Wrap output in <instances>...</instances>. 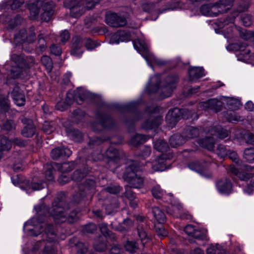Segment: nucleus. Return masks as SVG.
<instances>
[{"instance_id":"nucleus-17","label":"nucleus","mask_w":254,"mask_h":254,"mask_svg":"<svg viewBox=\"0 0 254 254\" xmlns=\"http://www.w3.org/2000/svg\"><path fill=\"white\" fill-rule=\"evenodd\" d=\"M122 152L116 148L110 146L106 151L105 156L108 159L109 163L117 164L119 162Z\"/></svg>"},{"instance_id":"nucleus-51","label":"nucleus","mask_w":254,"mask_h":254,"mask_svg":"<svg viewBox=\"0 0 254 254\" xmlns=\"http://www.w3.org/2000/svg\"><path fill=\"white\" fill-rule=\"evenodd\" d=\"M84 44L88 50H92L98 46V44L95 41L89 38L84 39Z\"/></svg>"},{"instance_id":"nucleus-33","label":"nucleus","mask_w":254,"mask_h":254,"mask_svg":"<svg viewBox=\"0 0 254 254\" xmlns=\"http://www.w3.org/2000/svg\"><path fill=\"white\" fill-rule=\"evenodd\" d=\"M152 211L155 219L159 223H163L166 221V215L164 212L158 207L154 206L152 208Z\"/></svg>"},{"instance_id":"nucleus-46","label":"nucleus","mask_w":254,"mask_h":254,"mask_svg":"<svg viewBox=\"0 0 254 254\" xmlns=\"http://www.w3.org/2000/svg\"><path fill=\"white\" fill-rule=\"evenodd\" d=\"M154 149L162 153H168L170 151L169 144H154Z\"/></svg>"},{"instance_id":"nucleus-59","label":"nucleus","mask_w":254,"mask_h":254,"mask_svg":"<svg viewBox=\"0 0 254 254\" xmlns=\"http://www.w3.org/2000/svg\"><path fill=\"white\" fill-rule=\"evenodd\" d=\"M15 125L12 120H8L6 121L2 127V129L6 130H11L14 129Z\"/></svg>"},{"instance_id":"nucleus-57","label":"nucleus","mask_w":254,"mask_h":254,"mask_svg":"<svg viewBox=\"0 0 254 254\" xmlns=\"http://www.w3.org/2000/svg\"><path fill=\"white\" fill-rule=\"evenodd\" d=\"M142 8L145 12L151 13L155 11V5L153 3H145L142 5Z\"/></svg>"},{"instance_id":"nucleus-7","label":"nucleus","mask_w":254,"mask_h":254,"mask_svg":"<svg viewBox=\"0 0 254 254\" xmlns=\"http://www.w3.org/2000/svg\"><path fill=\"white\" fill-rule=\"evenodd\" d=\"M190 114V112L188 110L175 108L169 111L166 116V121L168 126L173 128L181 117L188 119Z\"/></svg>"},{"instance_id":"nucleus-2","label":"nucleus","mask_w":254,"mask_h":254,"mask_svg":"<svg viewBox=\"0 0 254 254\" xmlns=\"http://www.w3.org/2000/svg\"><path fill=\"white\" fill-rule=\"evenodd\" d=\"M179 77L177 74H171L161 81L160 75H154L150 77L146 86V90L149 93L160 92V97L165 98L171 96L176 87Z\"/></svg>"},{"instance_id":"nucleus-9","label":"nucleus","mask_w":254,"mask_h":254,"mask_svg":"<svg viewBox=\"0 0 254 254\" xmlns=\"http://www.w3.org/2000/svg\"><path fill=\"white\" fill-rule=\"evenodd\" d=\"M14 38L16 44L33 43L36 40L34 27H30L28 32H26L24 29L21 30L17 34L14 36Z\"/></svg>"},{"instance_id":"nucleus-31","label":"nucleus","mask_w":254,"mask_h":254,"mask_svg":"<svg viewBox=\"0 0 254 254\" xmlns=\"http://www.w3.org/2000/svg\"><path fill=\"white\" fill-rule=\"evenodd\" d=\"M200 11L202 15L207 16H217L214 4H204L201 6Z\"/></svg>"},{"instance_id":"nucleus-22","label":"nucleus","mask_w":254,"mask_h":254,"mask_svg":"<svg viewBox=\"0 0 254 254\" xmlns=\"http://www.w3.org/2000/svg\"><path fill=\"white\" fill-rule=\"evenodd\" d=\"M218 190L221 193L229 194L231 192L232 184L229 179L220 180L216 183Z\"/></svg>"},{"instance_id":"nucleus-47","label":"nucleus","mask_w":254,"mask_h":254,"mask_svg":"<svg viewBox=\"0 0 254 254\" xmlns=\"http://www.w3.org/2000/svg\"><path fill=\"white\" fill-rule=\"evenodd\" d=\"M152 194L154 197L159 199L163 197L164 195V191L162 190L159 186H154L152 189Z\"/></svg>"},{"instance_id":"nucleus-50","label":"nucleus","mask_w":254,"mask_h":254,"mask_svg":"<svg viewBox=\"0 0 254 254\" xmlns=\"http://www.w3.org/2000/svg\"><path fill=\"white\" fill-rule=\"evenodd\" d=\"M53 170V167L52 165H47L46 171L45 173V177L48 181H53L54 180Z\"/></svg>"},{"instance_id":"nucleus-14","label":"nucleus","mask_w":254,"mask_h":254,"mask_svg":"<svg viewBox=\"0 0 254 254\" xmlns=\"http://www.w3.org/2000/svg\"><path fill=\"white\" fill-rule=\"evenodd\" d=\"M78 95H74L72 92H68L66 93L65 102L70 106L74 100H76L78 104H81L87 96L86 92L81 89H78L77 91Z\"/></svg>"},{"instance_id":"nucleus-27","label":"nucleus","mask_w":254,"mask_h":254,"mask_svg":"<svg viewBox=\"0 0 254 254\" xmlns=\"http://www.w3.org/2000/svg\"><path fill=\"white\" fill-rule=\"evenodd\" d=\"M188 166L190 169L200 174L201 175L207 178H209L211 177V174L210 173L205 175V169L203 166L198 161L190 162L188 164Z\"/></svg>"},{"instance_id":"nucleus-55","label":"nucleus","mask_w":254,"mask_h":254,"mask_svg":"<svg viewBox=\"0 0 254 254\" xmlns=\"http://www.w3.org/2000/svg\"><path fill=\"white\" fill-rule=\"evenodd\" d=\"M97 230V226L94 223H90L85 225L83 228V231L85 232L93 234Z\"/></svg>"},{"instance_id":"nucleus-38","label":"nucleus","mask_w":254,"mask_h":254,"mask_svg":"<svg viewBox=\"0 0 254 254\" xmlns=\"http://www.w3.org/2000/svg\"><path fill=\"white\" fill-rule=\"evenodd\" d=\"M43 130L47 134L52 133L56 128V124L54 122L45 121L43 125Z\"/></svg>"},{"instance_id":"nucleus-4","label":"nucleus","mask_w":254,"mask_h":254,"mask_svg":"<svg viewBox=\"0 0 254 254\" xmlns=\"http://www.w3.org/2000/svg\"><path fill=\"white\" fill-rule=\"evenodd\" d=\"M65 194L61 192L57 194L52 203V206L49 209L45 205H38L34 207L37 212V214L35 217H39L41 220L44 219L46 221V217L45 216V212L49 211V213L53 218H58V213H62L65 208L68 207V205L65 202Z\"/></svg>"},{"instance_id":"nucleus-28","label":"nucleus","mask_w":254,"mask_h":254,"mask_svg":"<svg viewBox=\"0 0 254 254\" xmlns=\"http://www.w3.org/2000/svg\"><path fill=\"white\" fill-rule=\"evenodd\" d=\"M66 132L67 135L73 141L81 142L83 141L84 136L78 130L71 128H66Z\"/></svg>"},{"instance_id":"nucleus-52","label":"nucleus","mask_w":254,"mask_h":254,"mask_svg":"<svg viewBox=\"0 0 254 254\" xmlns=\"http://www.w3.org/2000/svg\"><path fill=\"white\" fill-rule=\"evenodd\" d=\"M119 33L121 42H127L131 40V35L129 32L124 30H119Z\"/></svg>"},{"instance_id":"nucleus-53","label":"nucleus","mask_w":254,"mask_h":254,"mask_svg":"<svg viewBox=\"0 0 254 254\" xmlns=\"http://www.w3.org/2000/svg\"><path fill=\"white\" fill-rule=\"evenodd\" d=\"M125 190L126 191L123 195L129 200L134 199L136 198V196L134 193L131 190L130 187L127 186L125 188Z\"/></svg>"},{"instance_id":"nucleus-1","label":"nucleus","mask_w":254,"mask_h":254,"mask_svg":"<svg viewBox=\"0 0 254 254\" xmlns=\"http://www.w3.org/2000/svg\"><path fill=\"white\" fill-rule=\"evenodd\" d=\"M23 229L30 232L33 236H37L44 232V239L37 244L42 248V254H56L59 240L57 228L52 224H48L41 220L39 217H34L25 223Z\"/></svg>"},{"instance_id":"nucleus-39","label":"nucleus","mask_w":254,"mask_h":254,"mask_svg":"<svg viewBox=\"0 0 254 254\" xmlns=\"http://www.w3.org/2000/svg\"><path fill=\"white\" fill-rule=\"evenodd\" d=\"M9 108V100L7 96L0 95V110L5 112Z\"/></svg>"},{"instance_id":"nucleus-21","label":"nucleus","mask_w":254,"mask_h":254,"mask_svg":"<svg viewBox=\"0 0 254 254\" xmlns=\"http://www.w3.org/2000/svg\"><path fill=\"white\" fill-rule=\"evenodd\" d=\"M233 0H220L214 3L217 15L226 12L233 5Z\"/></svg>"},{"instance_id":"nucleus-5","label":"nucleus","mask_w":254,"mask_h":254,"mask_svg":"<svg viewBox=\"0 0 254 254\" xmlns=\"http://www.w3.org/2000/svg\"><path fill=\"white\" fill-rule=\"evenodd\" d=\"M101 0H86L85 5L83 1L79 0H65L64 6L70 9L71 16L77 18L81 16L86 10L93 8Z\"/></svg>"},{"instance_id":"nucleus-12","label":"nucleus","mask_w":254,"mask_h":254,"mask_svg":"<svg viewBox=\"0 0 254 254\" xmlns=\"http://www.w3.org/2000/svg\"><path fill=\"white\" fill-rule=\"evenodd\" d=\"M172 152L162 153L156 158L152 165V169L156 171H162L166 169V162L173 157Z\"/></svg>"},{"instance_id":"nucleus-56","label":"nucleus","mask_w":254,"mask_h":254,"mask_svg":"<svg viewBox=\"0 0 254 254\" xmlns=\"http://www.w3.org/2000/svg\"><path fill=\"white\" fill-rule=\"evenodd\" d=\"M99 227L101 233L104 235V237L107 239V235L111 232L108 229L107 224L105 223H101L99 225Z\"/></svg>"},{"instance_id":"nucleus-64","label":"nucleus","mask_w":254,"mask_h":254,"mask_svg":"<svg viewBox=\"0 0 254 254\" xmlns=\"http://www.w3.org/2000/svg\"><path fill=\"white\" fill-rule=\"evenodd\" d=\"M70 37V34L69 32L64 30L62 32L60 35L61 41L63 43H65L69 39Z\"/></svg>"},{"instance_id":"nucleus-24","label":"nucleus","mask_w":254,"mask_h":254,"mask_svg":"<svg viewBox=\"0 0 254 254\" xmlns=\"http://www.w3.org/2000/svg\"><path fill=\"white\" fill-rule=\"evenodd\" d=\"M248 7L249 4L248 2L244 0L240 1L239 2V7L238 8L237 11L234 13L232 15L228 16L224 21V24H228L229 23H233L235 21L236 17L238 15V13L246 10Z\"/></svg>"},{"instance_id":"nucleus-62","label":"nucleus","mask_w":254,"mask_h":254,"mask_svg":"<svg viewBox=\"0 0 254 254\" xmlns=\"http://www.w3.org/2000/svg\"><path fill=\"white\" fill-rule=\"evenodd\" d=\"M227 156H228L229 158L233 162H235L236 164H239L240 159L237 153L235 151L229 150Z\"/></svg>"},{"instance_id":"nucleus-41","label":"nucleus","mask_w":254,"mask_h":254,"mask_svg":"<svg viewBox=\"0 0 254 254\" xmlns=\"http://www.w3.org/2000/svg\"><path fill=\"white\" fill-rule=\"evenodd\" d=\"M42 64L46 67L48 72L53 68V62L51 58L47 56H43L41 59Z\"/></svg>"},{"instance_id":"nucleus-37","label":"nucleus","mask_w":254,"mask_h":254,"mask_svg":"<svg viewBox=\"0 0 254 254\" xmlns=\"http://www.w3.org/2000/svg\"><path fill=\"white\" fill-rule=\"evenodd\" d=\"M135 144L140 150V152L138 154V156L143 158H146L149 156L151 153V149L149 146L143 145V144Z\"/></svg>"},{"instance_id":"nucleus-43","label":"nucleus","mask_w":254,"mask_h":254,"mask_svg":"<svg viewBox=\"0 0 254 254\" xmlns=\"http://www.w3.org/2000/svg\"><path fill=\"white\" fill-rule=\"evenodd\" d=\"M144 58L147 62L148 64L151 67H152V65L149 62V60L152 61L153 62H154V63L159 65H164L165 64V62L164 61H163L160 59H157L152 54H149L146 57H144Z\"/></svg>"},{"instance_id":"nucleus-60","label":"nucleus","mask_w":254,"mask_h":254,"mask_svg":"<svg viewBox=\"0 0 254 254\" xmlns=\"http://www.w3.org/2000/svg\"><path fill=\"white\" fill-rule=\"evenodd\" d=\"M122 226V229L120 230L121 231H126L133 226V222L129 219H125Z\"/></svg>"},{"instance_id":"nucleus-23","label":"nucleus","mask_w":254,"mask_h":254,"mask_svg":"<svg viewBox=\"0 0 254 254\" xmlns=\"http://www.w3.org/2000/svg\"><path fill=\"white\" fill-rule=\"evenodd\" d=\"M11 96L14 103L18 106L25 104V98L24 93L18 87H15L11 92Z\"/></svg>"},{"instance_id":"nucleus-42","label":"nucleus","mask_w":254,"mask_h":254,"mask_svg":"<svg viewBox=\"0 0 254 254\" xmlns=\"http://www.w3.org/2000/svg\"><path fill=\"white\" fill-rule=\"evenodd\" d=\"M244 156L248 162H253L254 161V147L246 148L244 151Z\"/></svg>"},{"instance_id":"nucleus-45","label":"nucleus","mask_w":254,"mask_h":254,"mask_svg":"<svg viewBox=\"0 0 254 254\" xmlns=\"http://www.w3.org/2000/svg\"><path fill=\"white\" fill-rule=\"evenodd\" d=\"M125 249L127 251L130 253L133 254L135 253L138 249V245L134 241H127L125 245Z\"/></svg>"},{"instance_id":"nucleus-40","label":"nucleus","mask_w":254,"mask_h":254,"mask_svg":"<svg viewBox=\"0 0 254 254\" xmlns=\"http://www.w3.org/2000/svg\"><path fill=\"white\" fill-rule=\"evenodd\" d=\"M149 138V135L136 134L132 137L131 143H144L147 141Z\"/></svg>"},{"instance_id":"nucleus-3","label":"nucleus","mask_w":254,"mask_h":254,"mask_svg":"<svg viewBox=\"0 0 254 254\" xmlns=\"http://www.w3.org/2000/svg\"><path fill=\"white\" fill-rule=\"evenodd\" d=\"M91 168L88 166L84 167L82 169H76L74 171L71 176V179L76 183H80L78 185L79 190L82 192L79 194L80 198L76 199L78 194L74 196V200L79 203L83 199L85 195L94 191L95 186V178L91 175Z\"/></svg>"},{"instance_id":"nucleus-63","label":"nucleus","mask_w":254,"mask_h":254,"mask_svg":"<svg viewBox=\"0 0 254 254\" xmlns=\"http://www.w3.org/2000/svg\"><path fill=\"white\" fill-rule=\"evenodd\" d=\"M38 43L39 44V49L41 52H43L46 49V43L45 42V39H44L43 37L42 36V34H40L38 35Z\"/></svg>"},{"instance_id":"nucleus-19","label":"nucleus","mask_w":254,"mask_h":254,"mask_svg":"<svg viewBox=\"0 0 254 254\" xmlns=\"http://www.w3.org/2000/svg\"><path fill=\"white\" fill-rule=\"evenodd\" d=\"M22 122L25 125L21 131L22 135L26 137H32L35 132V127L32 120L24 118L22 120Z\"/></svg>"},{"instance_id":"nucleus-44","label":"nucleus","mask_w":254,"mask_h":254,"mask_svg":"<svg viewBox=\"0 0 254 254\" xmlns=\"http://www.w3.org/2000/svg\"><path fill=\"white\" fill-rule=\"evenodd\" d=\"M227 150L223 144H218L215 151V153L220 158H224L227 156Z\"/></svg>"},{"instance_id":"nucleus-11","label":"nucleus","mask_w":254,"mask_h":254,"mask_svg":"<svg viewBox=\"0 0 254 254\" xmlns=\"http://www.w3.org/2000/svg\"><path fill=\"white\" fill-rule=\"evenodd\" d=\"M68 209V206L63 210V212L58 213V218H53L55 222L57 223H62L67 222L68 223H72L76 221L78 218V212L76 210H73L67 216V210Z\"/></svg>"},{"instance_id":"nucleus-10","label":"nucleus","mask_w":254,"mask_h":254,"mask_svg":"<svg viewBox=\"0 0 254 254\" xmlns=\"http://www.w3.org/2000/svg\"><path fill=\"white\" fill-rule=\"evenodd\" d=\"M11 60L15 64L11 69V75L14 78H18L20 77L23 68L26 67V62L22 57L16 54H12Z\"/></svg>"},{"instance_id":"nucleus-35","label":"nucleus","mask_w":254,"mask_h":254,"mask_svg":"<svg viewBox=\"0 0 254 254\" xmlns=\"http://www.w3.org/2000/svg\"><path fill=\"white\" fill-rule=\"evenodd\" d=\"M138 235L143 245L148 242L150 240L143 224H139L137 227Z\"/></svg>"},{"instance_id":"nucleus-34","label":"nucleus","mask_w":254,"mask_h":254,"mask_svg":"<svg viewBox=\"0 0 254 254\" xmlns=\"http://www.w3.org/2000/svg\"><path fill=\"white\" fill-rule=\"evenodd\" d=\"M94 248L96 251L98 252H103L107 248L106 239L102 236L95 240L94 244Z\"/></svg>"},{"instance_id":"nucleus-30","label":"nucleus","mask_w":254,"mask_h":254,"mask_svg":"<svg viewBox=\"0 0 254 254\" xmlns=\"http://www.w3.org/2000/svg\"><path fill=\"white\" fill-rule=\"evenodd\" d=\"M229 170L230 172L238 177L241 181H247L252 178L253 176L252 174L251 173H246L243 171H239L238 169L234 166H231Z\"/></svg>"},{"instance_id":"nucleus-25","label":"nucleus","mask_w":254,"mask_h":254,"mask_svg":"<svg viewBox=\"0 0 254 254\" xmlns=\"http://www.w3.org/2000/svg\"><path fill=\"white\" fill-rule=\"evenodd\" d=\"M211 132H213V137H210L207 136L205 138V141L203 143H214L212 140V138L216 137L219 138H224L228 136V133L226 129H224L221 127L217 128V129H211Z\"/></svg>"},{"instance_id":"nucleus-48","label":"nucleus","mask_w":254,"mask_h":254,"mask_svg":"<svg viewBox=\"0 0 254 254\" xmlns=\"http://www.w3.org/2000/svg\"><path fill=\"white\" fill-rule=\"evenodd\" d=\"M187 133V137L189 138H192L197 137L199 134L198 128L192 127H189L186 129Z\"/></svg>"},{"instance_id":"nucleus-8","label":"nucleus","mask_w":254,"mask_h":254,"mask_svg":"<svg viewBox=\"0 0 254 254\" xmlns=\"http://www.w3.org/2000/svg\"><path fill=\"white\" fill-rule=\"evenodd\" d=\"M106 23L113 27H124L127 24L126 17L115 12H109L105 16Z\"/></svg>"},{"instance_id":"nucleus-16","label":"nucleus","mask_w":254,"mask_h":254,"mask_svg":"<svg viewBox=\"0 0 254 254\" xmlns=\"http://www.w3.org/2000/svg\"><path fill=\"white\" fill-rule=\"evenodd\" d=\"M84 39L79 36H75L72 38L71 55L77 58L81 56L83 53L82 50Z\"/></svg>"},{"instance_id":"nucleus-49","label":"nucleus","mask_w":254,"mask_h":254,"mask_svg":"<svg viewBox=\"0 0 254 254\" xmlns=\"http://www.w3.org/2000/svg\"><path fill=\"white\" fill-rule=\"evenodd\" d=\"M122 187L119 185H110L105 188V190L111 194H117L122 190Z\"/></svg>"},{"instance_id":"nucleus-61","label":"nucleus","mask_w":254,"mask_h":254,"mask_svg":"<svg viewBox=\"0 0 254 254\" xmlns=\"http://www.w3.org/2000/svg\"><path fill=\"white\" fill-rule=\"evenodd\" d=\"M242 22L243 24L246 27H249L252 23V17L249 14H245L242 17Z\"/></svg>"},{"instance_id":"nucleus-32","label":"nucleus","mask_w":254,"mask_h":254,"mask_svg":"<svg viewBox=\"0 0 254 254\" xmlns=\"http://www.w3.org/2000/svg\"><path fill=\"white\" fill-rule=\"evenodd\" d=\"M162 122V119L160 116L156 117L153 119L150 118L144 123L143 127L147 129H153L158 127Z\"/></svg>"},{"instance_id":"nucleus-20","label":"nucleus","mask_w":254,"mask_h":254,"mask_svg":"<svg viewBox=\"0 0 254 254\" xmlns=\"http://www.w3.org/2000/svg\"><path fill=\"white\" fill-rule=\"evenodd\" d=\"M55 4L51 1L46 2L43 6V12L41 14V19L45 21H49L52 18L54 11Z\"/></svg>"},{"instance_id":"nucleus-15","label":"nucleus","mask_w":254,"mask_h":254,"mask_svg":"<svg viewBox=\"0 0 254 254\" xmlns=\"http://www.w3.org/2000/svg\"><path fill=\"white\" fill-rule=\"evenodd\" d=\"M44 0H29L26 1V5L30 11V17L32 19L38 18L39 13V7L43 4Z\"/></svg>"},{"instance_id":"nucleus-18","label":"nucleus","mask_w":254,"mask_h":254,"mask_svg":"<svg viewBox=\"0 0 254 254\" xmlns=\"http://www.w3.org/2000/svg\"><path fill=\"white\" fill-rule=\"evenodd\" d=\"M72 154V151L67 147L64 146L58 147L51 151V155L54 160H57L59 158L69 157Z\"/></svg>"},{"instance_id":"nucleus-26","label":"nucleus","mask_w":254,"mask_h":254,"mask_svg":"<svg viewBox=\"0 0 254 254\" xmlns=\"http://www.w3.org/2000/svg\"><path fill=\"white\" fill-rule=\"evenodd\" d=\"M76 239H71L69 241L71 247L74 246L77 253L78 254H86L88 252V245L86 243L81 242L76 243Z\"/></svg>"},{"instance_id":"nucleus-13","label":"nucleus","mask_w":254,"mask_h":254,"mask_svg":"<svg viewBox=\"0 0 254 254\" xmlns=\"http://www.w3.org/2000/svg\"><path fill=\"white\" fill-rule=\"evenodd\" d=\"M199 108L202 110H212L215 112L221 110L222 103L216 99H210L199 103Z\"/></svg>"},{"instance_id":"nucleus-29","label":"nucleus","mask_w":254,"mask_h":254,"mask_svg":"<svg viewBox=\"0 0 254 254\" xmlns=\"http://www.w3.org/2000/svg\"><path fill=\"white\" fill-rule=\"evenodd\" d=\"M189 79L191 81H193L205 76L204 70L203 68L198 67H193L189 71Z\"/></svg>"},{"instance_id":"nucleus-6","label":"nucleus","mask_w":254,"mask_h":254,"mask_svg":"<svg viewBox=\"0 0 254 254\" xmlns=\"http://www.w3.org/2000/svg\"><path fill=\"white\" fill-rule=\"evenodd\" d=\"M137 169L133 165L126 168L124 177L128 182L130 188H141L143 186V178L136 174Z\"/></svg>"},{"instance_id":"nucleus-58","label":"nucleus","mask_w":254,"mask_h":254,"mask_svg":"<svg viewBox=\"0 0 254 254\" xmlns=\"http://www.w3.org/2000/svg\"><path fill=\"white\" fill-rule=\"evenodd\" d=\"M120 42H121V41L119 30L116 33H115L111 35L109 43L112 44H118Z\"/></svg>"},{"instance_id":"nucleus-36","label":"nucleus","mask_w":254,"mask_h":254,"mask_svg":"<svg viewBox=\"0 0 254 254\" xmlns=\"http://www.w3.org/2000/svg\"><path fill=\"white\" fill-rule=\"evenodd\" d=\"M225 117L229 122L231 123L238 122L243 120L241 116L231 111L227 112L225 114Z\"/></svg>"},{"instance_id":"nucleus-54","label":"nucleus","mask_w":254,"mask_h":254,"mask_svg":"<svg viewBox=\"0 0 254 254\" xmlns=\"http://www.w3.org/2000/svg\"><path fill=\"white\" fill-rule=\"evenodd\" d=\"M173 216L176 217H180L183 220H191L192 219V215L187 211L181 212L179 215L178 214H173Z\"/></svg>"}]
</instances>
